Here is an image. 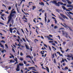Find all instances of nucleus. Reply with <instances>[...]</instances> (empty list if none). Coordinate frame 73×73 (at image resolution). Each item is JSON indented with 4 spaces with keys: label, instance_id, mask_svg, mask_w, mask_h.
<instances>
[{
    "label": "nucleus",
    "instance_id": "3c124183",
    "mask_svg": "<svg viewBox=\"0 0 73 73\" xmlns=\"http://www.w3.org/2000/svg\"><path fill=\"white\" fill-rule=\"evenodd\" d=\"M20 55H21V56H23V53H22V52H21L20 53Z\"/></svg>",
    "mask_w": 73,
    "mask_h": 73
},
{
    "label": "nucleus",
    "instance_id": "2f4dec72",
    "mask_svg": "<svg viewBox=\"0 0 73 73\" xmlns=\"http://www.w3.org/2000/svg\"><path fill=\"white\" fill-rule=\"evenodd\" d=\"M5 46L6 47V48H7V49H8V45H7V44H5Z\"/></svg>",
    "mask_w": 73,
    "mask_h": 73
},
{
    "label": "nucleus",
    "instance_id": "6e6552de",
    "mask_svg": "<svg viewBox=\"0 0 73 73\" xmlns=\"http://www.w3.org/2000/svg\"><path fill=\"white\" fill-rule=\"evenodd\" d=\"M46 68H44V69H46V70L47 71L48 73H49V68L48 67H46Z\"/></svg>",
    "mask_w": 73,
    "mask_h": 73
},
{
    "label": "nucleus",
    "instance_id": "4c0bfd02",
    "mask_svg": "<svg viewBox=\"0 0 73 73\" xmlns=\"http://www.w3.org/2000/svg\"><path fill=\"white\" fill-rule=\"evenodd\" d=\"M12 50L13 52H14V53H15V50L14 49L12 48Z\"/></svg>",
    "mask_w": 73,
    "mask_h": 73
},
{
    "label": "nucleus",
    "instance_id": "9b49d317",
    "mask_svg": "<svg viewBox=\"0 0 73 73\" xmlns=\"http://www.w3.org/2000/svg\"><path fill=\"white\" fill-rule=\"evenodd\" d=\"M22 19L23 20H24V19H25L26 20H27V19L26 18L25 15H23V18H22Z\"/></svg>",
    "mask_w": 73,
    "mask_h": 73
},
{
    "label": "nucleus",
    "instance_id": "e2e57ef3",
    "mask_svg": "<svg viewBox=\"0 0 73 73\" xmlns=\"http://www.w3.org/2000/svg\"><path fill=\"white\" fill-rule=\"evenodd\" d=\"M11 56H12V58H14L15 57L13 56V55L11 54Z\"/></svg>",
    "mask_w": 73,
    "mask_h": 73
},
{
    "label": "nucleus",
    "instance_id": "864d4df0",
    "mask_svg": "<svg viewBox=\"0 0 73 73\" xmlns=\"http://www.w3.org/2000/svg\"><path fill=\"white\" fill-rule=\"evenodd\" d=\"M20 60H21V61H23V58H20Z\"/></svg>",
    "mask_w": 73,
    "mask_h": 73
},
{
    "label": "nucleus",
    "instance_id": "5701e85b",
    "mask_svg": "<svg viewBox=\"0 0 73 73\" xmlns=\"http://www.w3.org/2000/svg\"><path fill=\"white\" fill-rule=\"evenodd\" d=\"M17 33L18 35H20V33H19V32L18 31L17 29Z\"/></svg>",
    "mask_w": 73,
    "mask_h": 73
},
{
    "label": "nucleus",
    "instance_id": "4be33fe9",
    "mask_svg": "<svg viewBox=\"0 0 73 73\" xmlns=\"http://www.w3.org/2000/svg\"><path fill=\"white\" fill-rule=\"evenodd\" d=\"M11 22L12 24H14V20H13V19H12L11 20Z\"/></svg>",
    "mask_w": 73,
    "mask_h": 73
},
{
    "label": "nucleus",
    "instance_id": "ea45409f",
    "mask_svg": "<svg viewBox=\"0 0 73 73\" xmlns=\"http://www.w3.org/2000/svg\"><path fill=\"white\" fill-rule=\"evenodd\" d=\"M30 50L31 51H32V50H33L32 47L31 46V48H30Z\"/></svg>",
    "mask_w": 73,
    "mask_h": 73
},
{
    "label": "nucleus",
    "instance_id": "72a5a7b5",
    "mask_svg": "<svg viewBox=\"0 0 73 73\" xmlns=\"http://www.w3.org/2000/svg\"><path fill=\"white\" fill-rule=\"evenodd\" d=\"M15 61H16V62H18V61H17V58L16 57H15Z\"/></svg>",
    "mask_w": 73,
    "mask_h": 73
},
{
    "label": "nucleus",
    "instance_id": "a211bd4d",
    "mask_svg": "<svg viewBox=\"0 0 73 73\" xmlns=\"http://www.w3.org/2000/svg\"><path fill=\"white\" fill-rule=\"evenodd\" d=\"M19 66H23L24 65V64L23 63H19Z\"/></svg>",
    "mask_w": 73,
    "mask_h": 73
},
{
    "label": "nucleus",
    "instance_id": "dca6fc26",
    "mask_svg": "<svg viewBox=\"0 0 73 73\" xmlns=\"http://www.w3.org/2000/svg\"><path fill=\"white\" fill-rule=\"evenodd\" d=\"M9 31L11 33H12V29L11 28H10Z\"/></svg>",
    "mask_w": 73,
    "mask_h": 73
},
{
    "label": "nucleus",
    "instance_id": "0e129e2a",
    "mask_svg": "<svg viewBox=\"0 0 73 73\" xmlns=\"http://www.w3.org/2000/svg\"><path fill=\"white\" fill-rule=\"evenodd\" d=\"M49 22H50V20L48 19V21H47V23H49Z\"/></svg>",
    "mask_w": 73,
    "mask_h": 73
},
{
    "label": "nucleus",
    "instance_id": "c03bdc74",
    "mask_svg": "<svg viewBox=\"0 0 73 73\" xmlns=\"http://www.w3.org/2000/svg\"><path fill=\"white\" fill-rule=\"evenodd\" d=\"M21 31H22V32L23 33V34H24V31H23V29H21Z\"/></svg>",
    "mask_w": 73,
    "mask_h": 73
},
{
    "label": "nucleus",
    "instance_id": "7c9ffc66",
    "mask_svg": "<svg viewBox=\"0 0 73 73\" xmlns=\"http://www.w3.org/2000/svg\"><path fill=\"white\" fill-rule=\"evenodd\" d=\"M1 48H4V46L2 44L1 45Z\"/></svg>",
    "mask_w": 73,
    "mask_h": 73
},
{
    "label": "nucleus",
    "instance_id": "2eb2a0df",
    "mask_svg": "<svg viewBox=\"0 0 73 73\" xmlns=\"http://www.w3.org/2000/svg\"><path fill=\"white\" fill-rule=\"evenodd\" d=\"M62 8L64 10H66V8L65 7V6H62Z\"/></svg>",
    "mask_w": 73,
    "mask_h": 73
},
{
    "label": "nucleus",
    "instance_id": "b1692460",
    "mask_svg": "<svg viewBox=\"0 0 73 73\" xmlns=\"http://www.w3.org/2000/svg\"><path fill=\"white\" fill-rule=\"evenodd\" d=\"M61 25H62V26H63V27H65V28H66V27H67V25H65V26H64V25H63V24H61Z\"/></svg>",
    "mask_w": 73,
    "mask_h": 73
},
{
    "label": "nucleus",
    "instance_id": "de8ad7c7",
    "mask_svg": "<svg viewBox=\"0 0 73 73\" xmlns=\"http://www.w3.org/2000/svg\"><path fill=\"white\" fill-rule=\"evenodd\" d=\"M49 42L50 43H52L53 42V41H49L48 42Z\"/></svg>",
    "mask_w": 73,
    "mask_h": 73
},
{
    "label": "nucleus",
    "instance_id": "412c9836",
    "mask_svg": "<svg viewBox=\"0 0 73 73\" xmlns=\"http://www.w3.org/2000/svg\"><path fill=\"white\" fill-rule=\"evenodd\" d=\"M39 4L41 5H44V3L42 2H41V3H39Z\"/></svg>",
    "mask_w": 73,
    "mask_h": 73
},
{
    "label": "nucleus",
    "instance_id": "13d9d810",
    "mask_svg": "<svg viewBox=\"0 0 73 73\" xmlns=\"http://www.w3.org/2000/svg\"><path fill=\"white\" fill-rule=\"evenodd\" d=\"M25 29L27 32H29V31H28V29H27V28H26Z\"/></svg>",
    "mask_w": 73,
    "mask_h": 73
},
{
    "label": "nucleus",
    "instance_id": "393cba45",
    "mask_svg": "<svg viewBox=\"0 0 73 73\" xmlns=\"http://www.w3.org/2000/svg\"><path fill=\"white\" fill-rule=\"evenodd\" d=\"M64 69L65 70H66L68 69V68L67 67H66L64 68Z\"/></svg>",
    "mask_w": 73,
    "mask_h": 73
},
{
    "label": "nucleus",
    "instance_id": "37998d69",
    "mask_svg": "<svg viewBox=\"0 0 73 73\" xmlns=\"http://www.w3.org/2000/svg\"><path fill=\"white\" fill-rule=\"evenodd\" d=\"M16 31L15 30H14L13 31V33H16Z\"/></svg>",
    "mask_w": 73,
    "mask_h": 73
},
{
    "label": "nucleus",
    "instance_id": "a19ab883",
    "mask_svg": "<svg viewBox=\"0 0 73 73\" xmlns=\"http://www.w3.org/2000/svg\"><path fill=\"white\" fill-rule=\"evenodd\" d=\"M25 38H26L27 41H28V42H29V41L28 39H27V38H26V36H25Z\"/></svg>",
    "mask_w": 73,
    "mask_h": 73
},
{
    "label": "nucleus",
    "instance_id": "49530a36",
    "mask_svg": "<svg viewBox=\"0 0 73 73\" xmlns=\"http://www.w3.org/2000/svg\"><path fill=\"white\" fill-rule=\"evenodd\" d=\"M66 44V42H63V45H65Z\"/></svg>",
    "mask_w": 73,
    "mask_h": 73
},
{
    "label": "nucleus",
    "instance_id": "58836bf2",
    "mask_svg": "<svg viewBox=\"0 0 73 73\" xmlns=\"http://www.w3.org/2000/svg\"><path fill=\"white\" fill-rule=\"evenodd\" d=\"M1 19H2V20H3L4 21V20H5L3 18V17L1 16Z\"/></svg>",
    "mask_w": 73,
    "mask_h": 73
},
{
    "label": "nucleus",
    "instance_id": "1a4fd4ad",
    "mask_svg": "<svg viewBox=\"0 0 73 73\" xmlns=\"http://www.w3.org/2000/svg\"><path fill=\"white\" fill-rule=\"evenodd\" d=\"M33 69H35V68L33 67H31L28 68V69L29 70H32Z\"/></svg>",
    "mask_w": 73,
    "mask_h": 73
},
{
    "label": "nucleus",
    "instance_id": "c85d7f7f",
    "mask_svg": "<svg viewBox=\"0 0 73 73\" xmlns=\"http://www.w3.org/2000/svg\"><path fill=\"white\" fill-rule=\"evenodd\" d=\"M36 42H37V41H38L39 40H37V39H35V43L36 42Z\"/></svg>",
    "mask_w": 73,
    "mask_h": 73
},
{
    "label": "nucleus",
    "instance_id": "4468645a",
    "mask_svg": "<svg viewBox=\"0 0 73 73\" xmlns=\"http://www.w3.org/2000/svg\"><path fill=\"white\" fill-rule=\"evenodd\" d=\"M27 58H30L31 59V60H32V58L31 57V56H30V55H27L26 56Z\"/></svg>",
    "mask_w": 73,
    "mask_h": 73
},
{
    "label": "nucleus",
    "instance_id": "423d86ee",
    "mask_svg": "<svg viewBox=\"0 0 73 73\" xmlns=\"http://www.w3.org/2000/svg\"><path fill=\"white\" fill-rule=\"evenodd\" d=\"M46 15H47V13H45L44 16L45 17H44V18H45V21L46 23V18H47V16H46Z\"/></svg>",
    "mask_w": 73,
    "mask_h": 73
},
{
    "label": "nucleus",
    "instance_id": "bb28decb",
    "mask_svg": "<svg viewBox=\"0 0 73 73\" xmlns=\"http://www.w3.org/2000/svg\"><path fill=\"white\" fill-rule=\"evenodd\" d=\"M1 42H3V43H5V42L4 41V40H2L1 41Z\"/></svg>",
    "mask_w": 73,
    "mask_h": 73
},
{
    "label": "nucleus",
    "instance_id": "69168bd1",
    "mask_svg": "<svg viewBox=\"0 0 73 73\" xmlns=\"http://www.w3.org/2000/svg\"><path fill=\"white\" fill-rule=\"evenodd\" d=\"M17 54H17L18 55H19V54H20V53H19V50H18Z\"/></svg>",
    "mask_w": 73,
    "mask_h": 73
},
{
    "label": "nucleus",
    "instance_id": "f8f14e48",
    "mask_svg": "<svg viewBox=\"0 0 73 73\" xmlns=\"http://www.w3.org/2000/svg\"><path fill=\"white\" fill-rule=\"evenodd\" d=\"M44 53L45 52L44 50H42L40 51V53H41V54H44Z\"/></svg>",
    "mask_w": 73,
    "mask_h": 73
},
{
    "label": "nucleus",
    "instance_id": "8fccbe9b",
    "mask_svg": "<svg viewBox=\"0 0 73 73\" xmlns=\"http://www.w3.org/2000/svg\"><path fill=\"white\" fill-rule=\"evenodd\" d=\"M66 57H68V58H70V55H67Z\"/></svg>",
    "mask_w": 73,
    "mask_h": 73
},
{
    "label": "nucleus",
    "instance_id": "f03ea898",
    "mask_svg": "<svg viewBox=\"0 0 73 73\" xmlns=\"http://www.w3.org/2000/svg\"><path fill=\"white\" fill-rule=\"evenodd\" d=\"M51 2L52 3L55 4L57 7H60V4L61 5H63V3L60 2H58V3H57V1L55 0L52 1Z\"/></svg>",
    "mask_w": 73,
    "mask_h": 73
},
{
    "label": "nucleus",
    "instance_id": "f3484780",
    "mask_svg": "<svg viewBox=\"0 0 73 73\" xmlns=\"http://www.w3.org/2000/svg\"><path fill=\"white\" fill-rule=\"evenodd\" d=\"M51 57L52 59H53L54 58V54H53L51 56Z\"/></svg>",
    "mask_w": 73,
    "mask_h": 73
},
{
    "label": "nucleus",
    "instance_id": "a18cd8bd",
    "mask_svg": "<svg viewBox=\"0 0 73 73\" xmlns=\"http://www.w3.org/2000/svg\"><path fill=\"white\" fill-rule=\"evenodd\" d=\"M11 6L9 7L8 8V9H9V10H11Z\"/></svg>",
    "mask_w": 73,
    "mask_h": 73
},
{
    "label": "nucleus",
    "instance_id": "c9c22d12",
    "mask_svg": "<svg viewBox=\"0 0 73 73\" xmlns=\"http://www.w3.org/2000/svg\"><path fill=\"white\" fill-rule=\"evenodd\" d=\"M22 40L24 41V42H26V41L25 40V39L24 38H22Z\"/></svg>",
    "mask_w": 73,
    "mask_h": 73
},
{
    "label": "nucleus",
    "instance_id": "a878e982",
    "mask_svg": "<svg viewBox=\"0 0 73 73\" xmlns=\"http://www.w3.org/2000/svg\"><path fill=\"white\" fill-rule=\"evenodd\" d=\"M68 4H72V2L70 1H68Z\"/></svg>",
    "mask_w": 73,
    "mask_h": 73
},
{
    "label": "nucleus",
    "instance_id": "6e6d98bb",
    "mask_svg": "<svg viewBox=\"0 0 73 73\" xmlns=\"http://www.w3.org/2000/svg\"><path fill=\"white\" fill-rule=\"evenodd\" d=\"M36 33H37V34H38V32L37 31V29H36Z\"/></svg>",
    "mask_w": 73,
    "mask_h": 73
},
{
    "label": "nucleus",
    "instance_id": "f704fd0d",
    "mask_svg": "<svg viewBox=\"0 0 73 73\" xmlns=\"http://www.w3.org/2000/svg\"><path fill=\"white\" fill-rule=\"evenodd\" d=\"M52 48H53V49H54L55 50H56V48H55L54 47V46H52Z\"/></svg>",
    "mask_w": 73,
    "mask_h": 73
},
{
    "label": "nucleus",
    "instance_id": "7ed1b4c3",
    "mask_svg": "<svg viewBox=\"0 0 73 73\" xmlns=\"http://www.w3.org/2000/svg\"><path fill=\"white\" fill-rule=\"evenodd\" d=\"M60 16L62 17L63 18V19H68V17H66L65 15H64L62 14H60Z\"/></svg>",
    "mask_w": 73,
    "mask_h": 73
},
{
    "label": "nucleus",
    "instance_id": "4d7b16f0",
    "mask_svg": "<svg viewBox=\"0 0 73 73\" xmlns=\"http://www.w3.org/2000/svg\"><path fill=\"white\" fill-rule=\"evenodd\" d=\"M69 13H70V14H71V15H73V13H72V12H69Z\"/></svg>",
    "mask_w": 73,
    "mask_h": 73
},
{
    "label": "nucleus",
    "instance_id": "6ab92c4d",
    "mask_svg": "<svg viewBox=\"0 0 73 73\" xmlns=\"http://www.w3.org/2000/svg\"><path fill=\"white\" fill-rule=\"evenodd\" d=\"M59 18L60 19V20H62V21H64V19H63L61 17H59Z\"/></svg>",
    "mask_w": 73,
    "mask_h": 73
},
{
    "label": "nucleus",
    "instance_id": "aec40b11",
    "mask_svg": "<svg viewBox=\"0 0 73 73\" xmlns=\"http://www.w3.org/2000/svg\"><path fill=\"white\" fill-rule=\"evenodd\" d=\"M33 7V8H32V10H34L35 9H36V7L35 6H32Z\"/></svg>",
    "mask_w": 73,
    "mask_h": 73
},
{
    "label": "nucleus",
    "instance_id": "09e8293b",
    "mask_svg": "<svg viewBox=\"0 0 73 73\" xmlns=\"http://www.w3.org/2000/svg\"><path fill=\"white\" fill-rule=\"evenodd\" d=\"M44 46L46 47V48H47L48 46H47V45H46V44H44Z\"/></svg>",
    "mask_w": 73,
    "mask_h": 73
},
{
    "label": "nucleus",
    "instance_id": "473e14b6",
    "mask_svg": "<svg viewBox=\"0 0 73 73\" xmlns=\"http://www.w3.org/2000/svg\"><path fill=\"white\" fill-rule=\"evenodd\" d=\"M23 63L24 64H25V65H26L27 64V62L25 61H23Z\"/></svg>",
    "mask_w": 73,
    "mask_h": 73
},
{
    "label": "nucleus",
    "instance_id": "603ef678",
    "mask_svg": "<svg viewBox=\"0 0 73 73\" xmlns=\"http://www.w3.org/2000/svg\"><path fill=\"white\" fill-rule=\"evenodd\" d=\"M70 57H72V60H73V57H72L71 56H70Z\"/></svg>",
    "mask_w": 73,
    "mask_h": 73
},
{
    "label": "nucleus",
    "instance_id": "9d476101",
    "mask_svg": "<svg viewBox=\"0 0 73 73\" xmlns=\"http://www.w3.org/2000/svg\"><path fill=\"white\" fill-rule=\"evenodd\" d=\"M23 1H24V2H25V0H22L20 2V4H19L18 5L19 7L21 5V4H22V3H23Z\"/></svg>",
    "mask_w": 73,
    "mask_h": 73
},
{
    "label": "nucleus",
    "instance_id": "39448f33",
    "mask_svg": "<svg viewBox=\"0 0 73 73\" xmlns=\"http://www.w3.org/2000/svg\"><path fill=\"white\" fill-rule=\"evenodd\" d=\"M69 28V29L70 30V31H71L72 32H73V30L72 29L71 27H70V26L69 27V26H67V27H66V28Z\"/></svg>",
    "mask_w": 73,
    "mask_h": 73
},
{
    "label": "nucleus",
    "instance_id": "20e7f679",
    "mask_svg": "<svg viewBox=\"0 0 73 73\" xmlns=\"http://www.w3.org/2000/svg\"><path fill=\"white\" fill-rule=\"evenodd\" d=\"M16 70H17V72H19V71H20V68L19 64H18L17 65V68L16 69Z\"/></svg>",
    "mask_w": 73,
    "mask_h": 73
},
{
    "label": "nucleus",
    "instance_id": "bf43d9fd",
    "mask_svg": "<svg viewBox=\"0 0 73 73\" xmlns=\"http://www.w3.org/2000/svg\"><path fill=\"white\" fill-rule=\"evenodd\" d=\"M5 13H7V14H9V13L8 12V11H7L6 12H5Z\"/></svg>",
    "mask_w": 73,
    "mask_h": 73
},
{
    "label": "nucleus",
    "instance_id": "774afa93",
    "mask_svg": "<svg viewBox=\"0 0 73 73\" xmlns=\"http://www.w3.org/2000/svg\"><path fill=\"white\" fill-rule=\"evenodd\" d=\"M62 65L63 66H65V63H63Z\"/></svg>",
    "mask_w": 73,
    "mask_h": 73
},
{
    "label": "nucleus",
    "instance_id": "680f3d73",
    "mask_svg": "<svg viewBox=\"0 0 73 73\" xmlns=\"http://www.w3.org/2000/svg\"><path fill=\"white\" fill-rule=\"evenodd\" d=\"M66 10V11H70V10H68V9H66V10Z\"/></svg>",
    "mask_w": 73,
    "mask_h": 73
},
{
    "label": "nucleus",
    "instance_id": "e433bc0d",
    "mask_svg": "<svg viewBox=\"0 0 73 73\" xmlns=\"http://www.w3.org/2000/svg\"><path fill=\"white\" fill-rule=\"evenodd\" d=\"M15 16V14H12V17H14V16Z\"/></svg>",
    "mask_w": 73,
    "mask_h": 73
},
{
    "label": "nucleus",
    "instance_id": "338daca9",
    "mask_svg": "<svg viewBox=\"0 0 73 73\" xmlns=\"http://www.w3.org/2000/svg\"><path fill=\"white\" fill-rule=\"evenodd\" d=\"M1 15L2 16V17H3L4 16V14H1Z\"/></svg>",
    "mask_w": 73,
    "mask_h": 73
},
{
    "label": "nucleus",
    "instance_id": "ddd939ff",
    "mask_svg": "<svg viewBox=\"0 0 73 73\" xmlns=\"http://www.w3.org/2000/svg\"><path fill=\"white\" fill-rule=\"evenodd\" d=\"M25 46L26 47V48L27 49H29V50L30 49V48H29V47L28 46H27V44L25 45Z\"/></svg>",
    "mask_w": 73,
    "mask_h": 73
},
{
    "label": "nucleus",
    "instance_id": "c756f323",
    "mask_svg": "<svg viewBox=\"0 0 73 73\" xmlns=\"http://www.w3.org/2000/svg\"><path fill=\"white\" fill-rule=\"evenodd\" d=\"M54 64H56V59L55 58L54 59Z\"/></svg>",
    "mask_w": 73,
    "mask_h": 73
},
{
    "label": "nucleus",
    "instance_id": "cd10ccee",
    "mask_svg": "<svg viewBox=\"0 0 73 73\" xmlns=\"http://www.w3.org/2000/svg\"><path fill=\"white\" fill-rule=\"evenodd\" d=\"M54 29H57V28H58V27L55 26L54 27Z\"/></svg>",
    "mask_w": 73,
    "mask_h": 73
},
{
    "label": "nucleus",
    "instance_id": "5fc2aeb1",
    "mask_svg": "<svg viewBox=\"0 0 73 73\" xmlns=\"http://www.w3.org/2000/svg\"><path fill=\"white\" fill-rule=\"evenodd\" d=\"M36 33H37V34H38V32L37 31V29H36Z\"/></svg>",
    "mask_w": 73,
    "mask_h": 73
},
{
    "label": "nucleus",
    "instance_id": "0eeeda50",
    "mask_svg": "<svg viewBox=\"0 0 73 73\" xmlns=\"http://www.w3.org/2000/svg\"><path fill=\"white\" fill-rule=\"evenodd\" d=\"M63 35H65V36L66 37H68V33H63Z\"/></svg>",
    "mask_w": 73,
    "mask_h": 73
},
{
    "label": "nucleus",
    "instance_id": "052dcab7",
    "mask_svg": "<svg viewBox=\"0 0 73 73\" xmlns=\"http://www.w3.org/2000/svg\"><path fill=\"white\" fill-rule=\"evenodd\" d=\"M2 6L3 7L4 6V7H5V8H6V6H5V5H4V4H3Z\"/></svg>",
    "mask_w": 73,
    "mask_h": 73
},
{
    "label": "nucleus",
    "instance_id": "f257e3e1",
    "mask_svg": "<svg viewBox=\"0 0 73 73\" xmlns=\"http://www.w3.org/2000/svg\"><path fill=\"white\" fill-rule=\"evenodd\" d=\"M14 10V9H13V10H11V13L10 14L9 16L8 17L9 19L7 23V24H8L9 23V22L11 21V20H12V14H13L14 13H16V11H13Z\"/></svg>",
    "mask_w": 73,
    "mask_h": 73
},
{
    "label": "nucleus",
    "instance_id": "79ce46f5",
    "mask_svg": "<svg viewBox=\"0 0 73 73\" xmlns=\"http://www.w3.org/2000/svg\"><path fill=\"white\" fill-rule=\"evenodd\" d=\"M49 48L50 50L51 51V50H52V49H51V48H50V46H49Z\"/></svg>",
    "mask_w": 73,
    "mask_h": 73
}]
</instances>
